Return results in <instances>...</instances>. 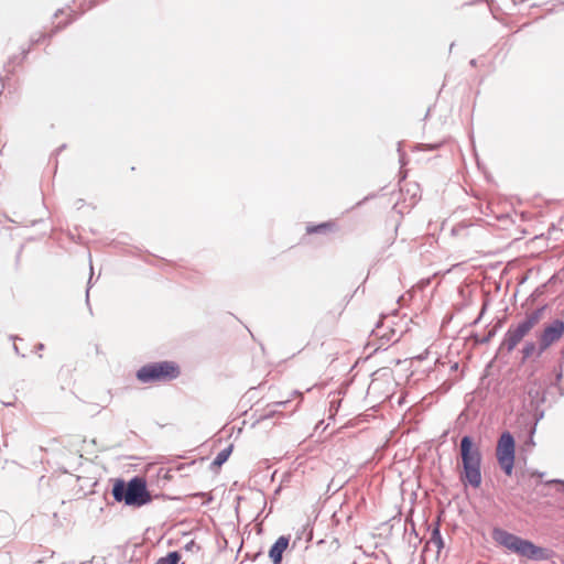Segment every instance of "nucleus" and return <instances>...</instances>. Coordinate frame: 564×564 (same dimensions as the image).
<instances>
[{
	"label": "nucleus",
	"mask_w": 564,
	"mask_h": 564,
	"mask_svg": "<svg viewBox=\"0 0 564 564\" xmlns=\"http://www.w3.org/2000/svg\"><path fill=\"white\" fill-rule=\"evenodd\" d=\"M491 536L497 544L530 561H547L553 555L552 550L539 546L532 541L523 539L501 528H494Z\"/></svg>",
	"instance_id": "nucleus-1"
},
{
	"label": "nucleus",
	"mask_w": 564,
	"mask_h": 564,
	"mask_svg": "<svg viewBox=\"0 0 564 564\" xmlns=\"http://www.w3.org/2000/svg\"><path fill=\"white\" fill-rule=\"evenodd\" d=\"M459 455L462 459V471L459 479L465 486L479 488L482 481L480 448L475 444L470 435H464L459 443Z\"/></svg>",
	"instance_id": "nucleus-2"
},
{
	"label": "nucleus",
	"mask_w": 564,
	"mask_h": 564,
	"mask_svg": "<svg viewBox=\"0 0 564 564\" xmlns=\"http://www.w3.org/2000/svg\"><path fill=\"white\" fill-rule=\"evenodd\" d=\"M111 494L115 501L123 502L129 507L140 508L152 501L147 480L141 476H134L128 481L121 478L116 479Z\"/></svg>",
	"instance_id": "nucleus-3"
},
{
	"label": "nucleus",
	"mask_w": 564,
	"mask_h": 564,
	"mask_svg": "<svg viewBox=\"0 0 564 564\" xmlns=\"http://www.w3.org/2000/svg\"><path fill=\"white\" fill-rule=\"evenodd\" d=\"M545 307H539L527 314L525 318L517 326L511 325L506 332L499 346V351L510 354L525 335L540 322Z\"/></svg>",
	"instance_id": "nucleus-4"
},
{
	"label": "nucleus",
	"mask_w": 564,
	"mask_h": 564,
	"mask_svg": "<svg viewBox=\"0 0 564 564\" xmlns=\"http://www.w3.org/2000/svg\"><path fill=\"white\" fill-rule=\"evenodd\" d=\"M181 375L180 366L175 361L150 362L138 369L135 377L140 382H165L172 381Z\"/></svg>",
	"instance_id": "nucleus-5"
},
{
	"label": "nucleus",
	"mask_w": 564,
	"mask_h": 564,
	"mask_svg": "<svg viewBox=\"0 0 564 564\" xmlns=\"http://www.w3.org/2000/svg\"><path fill=\"white\" fill-rule=\"evenodd\" d=\"M496 455L500 468L507 476H511L514 467L516 441L510 432L506 431L500 435Z\"/></svg>",
	"instance_id": "nucleus-6"
},
{
	"label": "nucleus",
	"mask_w": 564,
	"mask_h": 564,
	"mask_svg": "<svg viewBox=\"0 0 564 564\" xmlns=\"http://www.w3.org/2000/svg\"><path fill=\"white\" fill-rule=\"evenodd\" d=\"M564 335V321L553 319L539 336L538 356H541L551 345L558 341Z\"/></svg>",
	"instance_id": "nucleus-7"
},
{
	"label": "nucleus",
	"mask_w": 564,
	"mask_h": 564,
	"mask_svg": "<svg viewBox=\"0 0 564 564\" xmlns=\"http://www.w3.org/2000/svg\"><path fill=\"white\" fill-rule=\"evenodd\" d=\"M530 406L534 410V416L539 421L543 417L544 411L540 406L545 402V390L538 382H532L527 390Z\"/></svg>",
	"instance_id": "nucleus-8"
},
{
	"label": "nucleus",
	"mask_w": 564,
	"mask_h": 564,
	"mask_svg": "<svg viewBox=\"0 0 564 564\" xmlns=\"http://www.w3.org/2000/svg\"><path fill=\"white\" fill-rule=\"evenodd\" d=\"M290 545V536L281 535L270 547L269 558L272 564H281L283 561V554Z\"/></svg>",
	"instance_id": "nucleus-9"
},
{
	"label": "nucleus",
	"mask_w": 564,
	"mask_h": 564,
	"mask_svg": "<svg viewBox=\"0 0 564 564\" xmlns=\"http://www.w3.org/2000/svg\"><path fill=\"white\" fill-rule=\"evenodd\" d=\"M382 327H383V322H382V319H380L376 324V328L372 329V335L382 340L381 345L388 344L389 341L398 340V338L394 339V335H395L394 329L390 328L388 332L387 330L381 332Z\"/></svg>",
	"instance_id": "nucleus-10"
},
{
	"label": "nucleus",
	"mask_w": 564,
	"mask_h": 564,
	"mask_svg": "<svg viewBox=\"0 0 564 564\" xmlns=\"http://www.w3.org/2000/svg\"><path fill=\"white\" fill-rule=\"evenodd\" d=\"M288 403H289V400H286V401H278V402H273V403L268 404L267 409L259 416L258 422L272 419L276 414H280L281 413L280 408H285V405Z\"/></svg>",
	"instance_id": "nucleus-11"
},
{
	"label": "nucleus",
	"mask_w": 564,
	"mask_h": 564,
	"mask_svg": "<svg viewBox=\"0 0 564 564\" xmlns=\"http://www.w3.org/2000/svg\"><path fill=\"white\" fill-rule=\"evenodd\" d=\"M435 545L437 549V553L444 547V541L441 534V524L440 521H436L434 528L431 531V536L426 543V546Z\"/></svg>",
	"instance_id": "nucleus-12"
},
{
	"label": "nucleus",
	"mask_w": 564,
	"mask_h": 564,
	"mask_svg": "<svg viewBox=\"0 0 564 564\" xmlns=\"http://www.w3.org/2000/svg\"><path fill=\"white\" fill-rule=\"evenodd\" d=\"M336 229V223L334 221H325L318 225H308L306 227V232L308 235L313 234H327L329 231H334Z\"/></svg>",
	"instance_id": "nucleus-13"
},
{
	"label": "nucleus",
	"mask_w": 564,
	"mask_h": 564,
	"mask_svg": "<svg viewBox=\"0 0 564 564\" xmlns=\"http://www.w3.org/2000/svg\"><path fill=\"white\" fill-rule=\"evenodd\" d=\"M232 448H234V446L229 445V446L225 447L224 449H221L214 458L212 466H216V467L223 466L228 460L229 456L231 455Z\"/></svg>",
	"instance_id": "nucleus-14"
},
{
	"label": "nucleus",
	"mask_w": 564,
	"mask_h": 564,
	"mask_svg": "<svg viewBox=\"0 0 564 564\" xmlns=\"http://www.w3.org/2000/svg\"><path fill=\"white\" fill-rule=\"evenodd\" d=\"M538 347H539V344L536 345L534 341H527L524 344V346L522 347V360L525 361L527 359H529L534 352L538 354Z\"/></svg>",
	"instance_id": "nucleus-15"
},
{
	"label": "nucleus",
	"mask_w": 564,
	"mask_h": 564,
	"mask_svg": "<svg viewBox=\"0 0 564 564\" xmlns=\"http://www.w3.org/2000/svg\"><path fill=\"white\" fill-rule=\"evenodd\" d=\"M181 554L177 551L167 553L166 556L160 557L156 564H178Z\"/></svg>",
	"instance_id": "nucleus-16"
},
{
	"label": "nucleus",
	"mask_w": 564,
	"mask_h": 564,
	"mask_svg": "<svg viewBox=\"0 0 564 564\" xmlns=\"http://www.w3.org/2000/svg\"><path fill=\"white\" fill-rule=\"evenodd\" d=\"M499 325L495 326L492 329H490L486 336H484L479 343L480 344H487L491 340V338L496 335L497 333V329H498Z\"/></svg>",
	"instance_id": "nucleus-17"
},
{
	"label": "nucleus",
	"mask_w": 564,
	"mask_h": 564,
	"mask_svg": "<svg viewBox=\"0 0 564 564\" xmlns=\"http://www.w3.org/2000/svg\"><path fill=\"white\" fill-rule=\"evenodd\" d=\"M91 280H93V265L90 264V276H89V280L87 282V290H86V303L87 305H89V290L91 288ZM90 307V306H88ZM91 311V308H89Z\"/></svg>",
	"instance_id": "nucleus-18"
},
{
	"label": "nucleus",
	"mask_w": 564,
	"mask_h": 564,
	"mask_svg": "<svg viewBox=\"0 0 564 564\" xmlns=\"http://www.w3.org/2000/svg\"><path fill=\"white\" fill-rule=\"evenodd\" d=\"M486 308H487V303H484L482 308H481V311H480V313H479L478 317H477V318H475V321L473 322V325H476V324H478V323L480 322V319H481L482 315H484V314H485V312H486Z\"/></svg>",
	"instance_id": "nucleus-19"
},
{
	"label": "nucleus",
	"mask_w": 564,
	"mask_h": 564,
	"mask_svg": "<svg viewBox=\"0 0 564 564\" xmlns=\"http://www.w3.org/2000/svg\"><path fill=\"white\" fill-rule=\"evenodd\" d=\"M93 4V1H89L87 3H79L80 12H85L86 10L90 9Z\"/></svg>",
	"instance_id": "nucleus-20"
},
{
	"label": "nucleus",
	"mask_w": 564,
	"mask_h": 564,
	"mask_svg": "<svg viewBox=\"0 0 564 564\" xmlns=\"http://www.w3.org/2000/svg\"><path fill=\"white\" fill-rule=\"evenodd\" d=\"M73 19H74L73 15L67 14V19L63 22L62 25H59V28H63V26L67 25L68 23L72 22Z\"/></svg>",
	"instance_id": "nucleus-21"
},
{
	"label": "nucleus",
	"mask_w": 564,
	"mask_h": 564,
	"mask_svg": "<svg viewBox=\"0 0 564 564\" xmlns=\"http://www.w3.org/2000/svg\"><path fill=\"white\" fill-rule=\"evenodd\" d=\"M563 377V370L562 368L556 372V382H558Z\"/></svg>",
	"instance_id": "nucleus-22"
},
{
	"label": "nucleus",
	"mask_w": 564,
	"mask_h": 564,
	"mask_svg": "<svg viewBox=\"0 0 564 564\" xmlns=\"http://www.w3.org/2000/svg\"><path fill=\"white\" fill-rule=\"evenodd\" d=\"M13 349H14L17 355H20V356L24 357V355L20 352L19 347H18L17 344H13Z\"/></svg>",
	"instance_id": "nucleus-23"
},
{
	"label": "nucleus",
	"mask_w": 564,
	"mask_h": 564,
	"mask_svg": "<svg viewBox=\"0 0 564 564\" xmlns=\"http://www.w3.org/2000/svg\"><path fill=\"white\" fill-rule=\"evenodd\" d=\"M194 545H195V542H194V541H191V542H188V543L185 545V549H186V550H191V549H192V546H194Z\"/></svg>",
	"instance_id": "nucleus-24"
},
{
	"label": "nucleus",
	"mask_w": 564,
	"mask_h": 564,
	"mask_svg": "<svg viewBox=\"0 0 564 564\" xmlns=\"http://www.w3.org/2000/svg\"><path fill=\"white\" fill-rule=\"evenodd\" d=\"M36 349H37V350H42V349H44V345H43V344H37Z\"/></svg>",
	"instance_id": "nucleus-25"
},
{
	"label": "nucleus",
	"mask_w": 564,
	"mask_h": 564,
	"mask_svg": "<svg viewBox=\"0 0 564 564\" xmlns=\"http://www.w3.org/2000/svg\"><path fill=\"white\" fill-rule=\"evenodd\" d=\"M294 394L302 395L299 391H294Z\"/></svg>",
	"instance_id": "nucleus-26"
},
{
	"label": "nucleus",
	"mask_w": 564,
	"mask_h": 564,
	"mask_svg": "<svg viewBox=\"0 0 564 564\" xmlns=\"http://www.w3.org/2000/svg\"><path fill=\"white\" fill-rule=\"evenodd\" d=\"M562 357L564 358V347H563V349H562Z\"/></svg>",
	"instance_id": "nucleus-27"
},
{
	"label": "nucleus",
	"mask_w": 564,
	"mask_h": 564,
	"mask_svg": "<svg viewBox=\"0 0 564 564\" xmlns=\"http://www.w3.org/2000/svg\"><path fill=\"white\" fill-rule=\"evenodd\" d=\"M562 484L564 485V480L562 481Z\"/></svg>",
	"instance_id": "nucleus-28"
}]
</instances>
